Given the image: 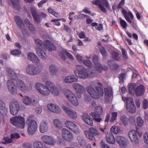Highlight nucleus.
<instances>
[{"mask_svg": "<svg viewBox=\"0 0 148 148\" xmlns=\"http://www.w3.org/2000/svg\"><path fill=\"white\" fill-rule=\"evenodd\" d=\"M42 49L38 48L37 49L36 53L39 57L42 60L46 59L47 56L45 52L42 50Z\"/></svg>", "mask_w": 148, "mask_h": 148, "instance_id": "2f4dec72", "label": "nucleus"}, {"mask_svg": "<svg viewBox=\"0 0 148 148\" xmlns=\"http://www.w3.org/2000/svg\"><path fill=\"white\" fill-rule=\"evenodd\" d=\"M95 112H91L90 115L93 117L94 120L97 122H100L102 120L100 117L103 112V108L100 106H97L95 108Z\"/></svg>", "mask_w": 148, "mask_h": 148, "instance_id": "423d86ee", "label": "nucleus"}, {"mask_svg": "<svg viewBox=\"0 0 148 148\" xmlns=\"http://www.w3.org/2000/svg\"><path fill=\"white\" fill-rule=\"evenodd\" d=\"M100 144L101 148H110L108 145L102 140L101 141Z\"/></svg>", "mask_w": 148, "mask_h": 148, "instance_id": "680f3d73", "label": "nucleus"}, {"mask_svg": "<svg viewBox=\"0 0 148 148\" xmlns=\"http://www.w3.org/2000/svg\"><path fill=\"white\" fill-rule=\"evenodd\" d=\"M25 23L27 27V28L31 33H34L35 30L33 25L27 19H26L25 20Z\"/></svg>", "mask_w": 148, "mask_h": 148, "instance_id": "7c9ffc66", "label": "nucleus"}, {"mask_svg": "<svg viewBox=\"0 0 148 148\" xmlns=\"http://www.w3.org/2000/svg\"><path fill=\"white\" fill-rule=\"evenodd\" d=\"M84 133L86 138L91 141L95 140V136L92 134V133L88 130H85L84 132Z\"/></svg>", "mask_w": 148, "mask_h": 148, "instance_id": "72a5a7b5", "label": "nucleus"}, {"mask_svg": "<svg viewBox=\"0 0 148 148\" xmlns=\"http://www.w3.org/2000/svg\"><path fill=\"white\" fill-rule=\"evenodd\" d=\"M82 117L84 121L86 124L91 127L93 126V123L92 119L88 114L87 113L84 114Z\"/></svg>", "mask_w": 148, "mask_h": 148, "instance_id": "4be33fe9", "label": "nucleus"}, {"mask_svg": "<svg viewBox=\"0 0 148 148\" xmlns=\"http://www.w3.org/2000/svg\"><path fill=\"white\" fill-rule=\"evenodd\" d=\"M16 86L18 89L24 92H27L30 90V88L22 81L19 80L17 81Z\"/></svg>", "mask_w": 148, "mask_h": 148, "instance_id": "ddd939ff", "label": "nucleus"}, {"mask_svg": "<svg viewBox=\"0 0 148 148\" xmlns=\"http://www.w3.org/2000/svg\"><path fill=\"white\" fill-rule=\"evenodd\" d=\"M106 140L108 143L111 144H114L116 139L112 132H107L106 136Z\"/></svg>", "mask_w": 148, "mask_h": 148, "instance_id": "cd10ccee", "label": "nucleus"}, {"mask_svg": "<svg viewBox=\"0 0 148 148\" xmlns=\"http://www.w3.org/2000/svg\"><path fill=\"white\" fill-rule=\"evenodd\" d=\"M41 139L42 141L46 144L50 145H53L56 142L52 137L47 135H44L41 137Z\"/></svg>", "mask_w": 148, "mask_h": 148, "instance_id": "a211bd4d", "label": "nucleus"}, {"mask_svg": "<svg viewBox=\"0 0 148 148\" xmlns=\"http://www.w3.org/2000/svg\"><path fill=\"white\" fill-rule=\"evenodd\" d=\"M95 88L99 93V95L102 96L103 95V91L102 88L98 86H96Z\"/></svg>", "mask_w": 148, "mask_h": 148, "instance_id": "bf43d9fd", "label": "nucleus"}, {"mask_svg": "<svg viewBox=\"0 0 148 148\" xmlns=\"http://www.w3.org/2000/svg\"><path fill=\"white\" fill-rule=\"evenodd\" d=\"M121 121L124 126H127L128 124V119L127 118L125 115H122L120 117Z\"/></svg>", "mask_w": 148, "mask_h": 148, "instance_id": "de8ad7c7", "label": "nucleus"}, {"mask_svg": "<svg viewBox=\"0 0 148 148\" xmlns=\"http://www.w3.org/2000/svg\"><path fill=\"white\" fill-rule=\"evenodd\" d=\"M32 14L35 21L37 23H39L41 21L40 16L37 14L36 11V9L34 7H32L30 8Z\"/></svg>", "mask_w": 148, "mask_h": 148, "instance_id": "aec40b11", "label": "nucleus"}, {"mask_svg": "<svg viewBox=\"0 0 148 148\" xmlns=\"http://www.w3.org/2000/svg\"><path fill=\"white\" fill-rule=\"evenodd\" d=\"M44 48L47 49L49 51H51L53 50H55L56 48L54 45L50 41L45 40L44 42Z\"/></svg>", "mask_w": 148, "mask_h": 148, "instance_id": "b1692460", "label": "nucleus"}, {"mask_svg": "<svg viewBox=\"0 0 148 148\" xmlns=\"http://www.w3.org/2000/svg\"><path fill=\"white\" fill-rule=\"evenodd\" d=\"M7 72L9 77L10 79L13 80H15L17 78V75L11 68H7Z\"/></svg>", "mask_w": 148, "mask_h": 148, "instance_id": "c756f323", "label": "nucleus"}, {"mask_svg": "<svg viewBox=\"0 0 148 148\" xmlns=\"http://www.w3.org/2000/svg\"><path fill=\"white\" fill-rule=\"evenodd\" d=\"M72 86L76 91L79 93H83L85 91V89L84 87L82 85L77 83H74L73 84Z\"/></svg>", "mask_w": 148, "mask_h": 148, "instance_id": "393cba45", "label": "nucleus"}, {"mask_svg": "<svg viewBox=\"0 0 148 148\" xmlns=\"http://www.w3.org/2000/svg\"><path fill=\"white\" fill-rule=\"evenodd\" d=\"M143 136L144 141L145 143L148 145V133H145Z\"/></svg>", "mask_w": 148, "mask_h": 148, "instance_id": "69168bd1", "label": "nucleus"}, {"mask_svg": "<svg viewBox=\"0 0 148 148\" xmlns=\"http://www.w3.org/2000/svg\"><path fill=\"white\" fill-rule=\"evenodd\" d=\"M64 94L67 99L74 106H77L79 105V102L75 96L71 91L68 89L63 90Z\"/></svg>", "mask_w": 148, "mask_h": 148, "instance_id": "39448f33", "label": "nucleus"}, {"mask_svg": "<svg viewBox=\"0 0 148 148\" xmlns=\"http://www.w3.org/2000/svg\"><path fill=\"white\" fill-rule=\"evenodd\" d=\"M92 61L94 63L97 62L99 60L98 56L96 54H94L92 56Z\"/></svg>", "mask_w": 148, "mask_h": 148, "instance_id": "338daca9", "label": "nucleus"}, {"mask_svg": "<svg viewBox=\"0 0 148 148\" xmlns=\"http://www.w3.org/2000/svg\"><path fill=\"white\" fill-rule=\"evenodd\" d=\"M62 108L65 110V112L69 118L73 120H75L77 118V114L75 111L65 106H63Z\"/></svg>", "mask_w": 148, "mask_h": 148, "instance_id": "4468645a", "label": "nucleus"}, {"mask_svg": "<svg viewBox=\"0 0 148 148\" xmlns=\"http://www.w3.org/2000/svg\"><path fill=\"white\" fill-rule=\"evenodd\" d=\"M13 7L16 9L18 10L20 8L19 0H10Z\"/></svg>", "mask_w": 148, "mask_h": 148, "instance_id": "c03bdc74", "label": "nucleus"}, {"mask_svg": "<svg viewBox=\"0 0 148 148\" xmlns=\"http://www.w3.org/2000/svg\"><path fill=\"white\" fill-rule=\"evenodd\" d=\"M66 127L74 133L78 134L79 133V129L77 125L73 122L69 121H66L64 123Z\"/></svg>", "mask_w": 148, "mask_h": 148, "instance_id": "f8f14e48", "label": "nucleus"}, {"mask_svg": "<svg viewBox=\"0 0 148 148\" xmlns=\"http://www.w3.org/2000/svg\"><path fill=\"white\" fill-rule=\"evenodd\" d=\"M35 42L37 46L39 47L38 48L40 49L44 48V43L42 44V42L39 39H36L35 40Z\"/></svg>", "mask_w": 148, "mask_h": 148, "instance_id": "09e8293b", "label": "nucleus"}, {"mask_svg": "<svg viewBox=\"0 0 148 148\" xmlns=\"http://www.w3.org/2000/svg\"><path fill=\"white\" fill-rule=\"evenodd\" d=\"M143 107L145 109H146L148 108V103L146 99H144L143 101Z\"/></svg>", "mask_w": 148, "mask_h": 148, "instance_id": "0e129e2a", "label": "nucleus"}, {"mask_svg": "<svg viewBox=\"0 0 148 148\" xmlns=\"http://www.w3.org/2000/svg\"><path fill=\"white\" fill-rule=\"evenodd\" d=\"M14 18L18 27L20 28L23 35L25 36H28V32L21 20L17 16H15Z\"/></svg>", "mask_w": 148, "mask_h": 148, "instance_id": "0eeeda50", "label": "nucleus"}, {"mask_svg": "<svg viewBox=\"0 0 148 148\" xmlns=\"http://www.w3.org/2000/svg\"><path fill=\"white\" fill-rule=\"evenodd\" d=\"M67 52V51L65 49H62L60 51L59 56L60 58L64 60H65L66 59L65 56H66Z\"/></svg>", "mask_w": 148, "mask_h": 148, "instance_id": "49530a36", "label": "nucleus"}, {"mask_svg": "<svg viewBox=\"0 0 148 148\" xmlns=\"http://www.w3.org/2000/svg\"><path fill=\"white\" fill-rule=\"evenodd\" d=\"M83 64L86 66L91 67L92 66V64L90 61L88 60H84L83 61Z\"/></svg>", "mask_w": 148, "mask_h": 148, "instance_id": "4d7b16f0", "label": "nucleus"}, {"mask_svg": "<svg viewBox=\"0 0 148 148\" xmlns=\"http://www.w3.org/2000/svg\"><path fill=\"white\" fill-rule=\"evenodd\" d=\"M111 131L115 134H117L120 132L121 130L117 126H113L110 128Z\"/></svg>", "mask_w": 148, "mask_h": 148, "instance_id": "8fccbe9b", "label": "nucleus"}, {"mask_svg": "<svg viewBox=\"0 0 148 148\" xmlns=\"http://www.w3.org/2000/svg\"><path fill=\"white\" fill-rule=\"evenodd\" d=\"M93 3V4L98 5L101 11L103 12H106V9L102 5L101 2L99 0H95Z\"/></svg>", "mask_w": 148, "mask_h": 148, "instance_id": "f704fd0d", "label": "nucleus"}, {"mask_svg": "<svg viewBox=\"0 0 148 148\" xmlns=\"http://www.w3.org/2000/svg\"><path fill=\"white\" fill-rule=\"evenodd\" d=\"M36 88L41 95L46 96L49 95L51 92L53 94L57 96L60 94L58 90L56 85L49 81H47L45 85L40 83L35 84Z\"/></svg>", "mask_w": 148, "mask_h": 148, "instance_id": "f257e3e1", "label": "nucleus"}, {"mask_svg": "<svg viewBox=\"0 0 148 148\" xmlns=\"http://www.w3.org/2000/svg\"><path fill=\"white\" fill-rule=\"evenodd\" d=\"M87 92L93 98L98 99L99 98V95L94 88L91 86H88L86 88Z\"/></svg>", "mask_w": 148, "mask_h": 148, "instance_id": "f3484780", "label": "nucleus"}, {"mask_svg": "<svg viewBox=\"0 0 148 148\" xmlns=\"http://www.w3.org/2000/svg\"><path fill=\"white\" fill-rule=\"evenodd\" d=\"M53 123L55 127L58 129H60L62 127V123L59 119H55L54 120Z\"/></svg>", "mask_w": 148, "mask_h": 148, "instance_id": "79ce46f5", "label": "nucleus"}, {"mask_svg": "<svg viewBox=\"0 0 148 148\" xmlns=\"http://www.w3.org/2000/svg\"><path fill=\"white\" fill-rule=\"evenodd\" d=\"M99 49L103 57H106L107 56V53L105 48L103 47H101Z\"/></svg>", "mask_w": 148, "mask_h": 148, "instance_id": "5fc2aeb1", "label": "nucleus"}, {"mask_svg": "<svg viewBox=\"0 0 148 148\" xmlns=\"http://www.w3.org/2000/svg\"><path fill=\"white\" fill-rule=\"evenodd\" d=\"M89 130L92 133V134L97 137L101 136V134L95 128L90 127L89 129Z\"/></svg>", "mask_w": 148, "mask_h": 148, "instance_id": "58836bf2", "label": "nucleus"}, {"mask_svg": "<svg viewBox=\"0 0 148 148\" xmlns=\"http://www.w3.org/2000/svg\"><path fill=\"white\" fill-rule=\"evenodd\" d=\"M127 111L131 113H134L136 112V108L134 103H132L131 104H127L126 106Z\"/></svg>", "mask_w": 148, "mask_h": 148, "instance_id": "e433bc0d", "label": "nucleus"}, {"mask_svg": "<svg viewBox=\"0 0 148 148\" xmlns=\"http://www.w3.org/2000/svg\"><path fill=\"white\" fill-rule=\"evenodd\" d=\"M116 141L119 145L127 142L125 138L121 136H116Z\"/></svg>", "mask_w": 148, "mask_h": 148, "instance_id": "a19ab883", "label": "nucleus"}, {"mask_svg": "<svg viewBox=\"0 0 148 148\" xmlns=\"http://www.w3.org/2000/svg\"><path fill=\"white\" fill-rule=\"evenodd\" d=\"M128 136L131 142L134 145L137 144L138 142V138L136 132L134 130L129 131Z\"/></svg>", "mask_w": 148, "mask_h": 148, "instance_id": "2eb2a0df", "label": "nucleus"}, {"mask_svg": "<svg viewBox=\"0 0 148 148\" xmlns=\"http://www.w3.org/2000/svg\"><path fill=\"white\" fill-rule=\"evenodd\" d=\"M11 123L13 125L21 129L24 128L25 126V119L20 115L11 118L10 119Z\"/></svg>", "mask_w": 148, "mask_h": 148, "instance_id": "20e7f679", "label": "nucleus"}, {"mask_svg": "<svg viewBox=\"0 0 148 148\" xmlns=\"http://www.w3.org/2000/svg\"><path fill=\"white\" fill-rule=\"evenodd\" d=\"M103 4L108 10L110 9V5L107 0H101Z\"/></svg>", "mask_w": 148, "mask_h": 148, "instance_id": "13d9d810", "label": "nucleus"}, {"mask_svg": "<svg viewBox=\"0 0 148 148\" xmlns=\"http://www.w3.org/2000/svg\"><path fill=\"white\" fill-rule=\"evenodd\" d=\"M49 69L50 73L52 75H55L57 73L58 69L55 65H50L49 66Z\"/></svg>", "mask_w": 148, "mask_h": 148, "instance_id": "c9c22d12", "label": "nucleus"}, {"mask_svg": "<svg viewBox=\"0 0 148 148\" xmlns=\"http://www.w3.org/2000/svg\"><path fill=\"white\" fill-rule=\"evenodd\" d=\"M42 68V66L41 65L29 64L26 67V72L27 74L30 75H36L41 73Z\"/></svg>", "mask_w": 148, "mask_h": 148, "instance_id": "7ed1b4c3", "label": "nucleus"}, {"mask_svg": "<svg viewBox=\"0 0 148 148\" xmlns=\"http://www.w3.org/2000/svg\"><path fill=\"white\" fill-rule=\"evenodd\" d=\"M78 78L75 75L72 74L66 77L64 81L66 83H68L76 82Z\"/></svg>", "mask_w": 148, "mask_h": 148, "instance_id": "bb28decb", "label": "nucleus"}, {"mask_svg": "<svg viewBox=\"0 0 148 148\" xmlns=\"http://www.w3.org/2000/svg\"><path fill=\"white\" fill-rule=\"evenodd\" d=\"M122 99L124 102L126 101V106L128 104H131L132 103H134L133 101V99L132 97H126L123 96L122 97Z\"/></svg>", "mask_w": 148, "mask_h": 148, "instance_id": "a18cd8bd", "label": "nucleus"}, {"mask_svg": "<svg viewBox=\"0 0 148 148\" xmlns=\"http://www.w3.org/2000/svg\"><path fill=\"white\" fill-rule=\"evenodd\" d=\"M47 107L50 111L57 114H60L61 111L59 107L53 103H49L47 105Z\"/></svg>", "mask_w": 148, "mask_h": 148, "instance_id": "6ab92c4d", "label": "nucleus"}, {"mask_svg": "<svg viewBox=\"0 0 148 148\" xmlns=\"http://www.w3.org/2000/svg\"><path fill=\"white\" fill-rule=\"evenodd\" d=\"M48 126L47 122L45 121H42L40 124L39 129L41 133H44L48 130Z\"/></svg>", "mask_w": 148, "mask_h": 148, "instance_id": "a878e982", "label": "nucleus"}, {"mask_svg": "<svg viewBox=\"0 0 148 148\" xmlns=\"http://www.w3.org/2000/svg\"><path fill=\"white\" fill-rule=\"evenodd\" d=\"M61 135L63 138L68 142H71L74 138L73 134L66 128L62 129Z\"/></svg>", "mask_w": 148, "mask_h": 148, "instance_id": "1a4fd4ad", "label": "nucleus"}, {"mask_svg": "<svg viewBox=\"0 0 148 148\" xmlns=\"http://www.w3.org/2000/svg\"><path fill=\"white\" fill-rule=\"evenodd\" d=\"M11 53L14 55H18L21 53V51L19 49H15L11 51Z\"/></svg>", "mask_w": 148, "mask_h": 148, "instance_id": "052dcab7", "label": "nucleus"}, {"mask_svg": "<svg viewBox=\"0 0 148 148\" xmlns=\"http://www.w3.org/2000/svg\"><path fill=\"white\" fill-rule=\"evenodd\" d=\"M119 19L120 20V23L121 26L123 28H126L127 26V24L126 21L122 19L121 18H120Z\"/></svg>", "mask_w": 148, "mask_h": 148, "instance_id": "e2e57ef3", "label": "nucleus"}, {"mask_svg": "<svg viewBox=\"0 0 148 148\" xmlns=\"http://www.w3.org/2000/svg\"><path fill=\"white\" fill-rule=\"evenodd\" d=\"M29 60L34 63L37 64L40 63V60L38 57L34 53H29L28 56Z\"/></svg>", "mask_w": 148, "mask_h": 148, "instance_id": "c85d7f7f", "label": "nucleus"}, {"mask_svg": "<svg viewBox=\"0 0 148 148\" xmlns=\"http://www.w3.org/2000/svg\"><path fill=\"white\" fill-rule=\"evenodd\" d=\"M33 145L34 148H47L41 141H35L33 143Z\"/></svg>", "mask_w": 148, "mask_h": 148, "instance_id": "ea45409f", "label": "nucleus"}, {"mask_svg": "<svg viewBox=\"0 0 148 148\" xmlns=\"http://www.w3.org/2000/svg\"><path fill=\"white\" fill-rule=\"evenodd\" d=\"M117 113L116 112H113L112 113L111 118L110 120V122H113L116 119L117 116Z\"/></svg>", "mask_w": 148, "mask_h": 148, "instance_id": "6e6d98bb", "label": "nucleus"}, {"mask_svg": "<svg viewBox=\"0 0 148 148\" xmlns=\"http://www.w3.org/2000/svg\"><path fill=\"white\" fill-rule=\"evenodd\" d=\"M32 99L27 96H25L23 99V103L27 106H29L31 104Z\"/></svg>", "mask_w": 148, "mask_h": 148, "instance_id": "37998d69", "label": "nucleus"}, {"mask_svg": "<svg viewBox=\"0 0 148 148\" xmlns=\"http://www.w3.org/2000/svg\"><path fill=\"white\" fill-rule=\"evenodd\" d=\"M105 95L110 97L112 95V89L111 88H105L104 89Z\"/></svg>", "mask_w": 148, "mask_h": 148, "instance_id": "864d4df0", "label": "nucleus"}, {"mask_svg": "<svg viewBox=\"0 0 148 148\" xmlns=\"http://www.w3.org/2000/svg\"><path fill=\"white\" fill-rule=\"evenodd\" d=\"M8 89L9 92L12 95H15L17 93V89L13 81L8 80L7 82Z\"/></svg>", "mask_w": 148, "mask_h": 148, "instance_id": "dca6fc26", "label": "nucleus"}, {"mask_svg": "<svg viewBox=\"0 0 148 148\" xmlns=\"http://www.w3.org/2000/svg\"><path fill=\"white\" fill-rule=\"evenodd\" d=\"M23 145V147L25 148H32V145L29 143H24Z\"/></svg>", "mask_w": 148, "mask_h": 148, "instance_id": "774afa93", "label": "nucleus"}, {"mask_svg": "<svg viewBox=\"0 0 148 148\" xmlns=\"http://www.w3.org/2000/svg\"><path fill=\"white\" fill-rule=\"evenodd\" d=\"M8 108L6 106L5 103L0 100V113L3 116L6 115L8 112Z\"/></svg>", "mask_w": 148, "mask_h": 148, "instance_id": "412c9836", "label": "nucleus"}, {"mask_svg": "<svg viewBox=\"0 0 148 148\" xmlns=\"http://www.w3.org/2000/svg\"><path fill=\"white\" fill-rule=\"evenodd\" d=\"M112 58L118 61L120 59V57L119 54L115 52H113L112 53Z\"/></svg>", "mask_w": 148, "mask_h": 148, "instance_id": "603ef678", "label": "nucleus"}, {"mask_svg": "<svg viewBox=\"0 0 148 148\" xmlns=\"http://www.w3.org/2000/svg\"><path fill=\"white\" fill-rule=\"evenodd\" d=\"M19 108L18 103L17 101L15 100L11 102L10 105V113L13 115H16L18 112Z\"/></svg>", "mask_w": 148, "mask_h": 148, "instance_id": "9d476101", "label": "nucleus"}, {"mask_svg": "<svg viewBox=\"0 0 148 148\" xmlns=\"http://www.w3.org/2000/svg\"><path fill=\"white\" fill-rule=\"evenodd\" d=\"M77 140L78 144L81 146H84L86 144V141L83 136L79 135L77 136Z\"/></svg>", "mask_w": 148, "mask_h": 148, "instance_id": "473e14b6", "label": "nucleus"}, {"mask_svg": "<svg viewBox=\"0 0 148 148\" xmlns=\"http://www.w3.org/2000/svg\"><path fill=\"white\" fill-rule=\"evenodd\" d=\"M135 90L137 96L142 95L145 90L144 86L142 85H140L136 88Z\"/></svg>", "mask_w": 148, "mask_h": 148, "instance_id": "4c0bfd02", "label": "nucleus"}, {"mask_svg": "<svg viewBox=\"0 0 148 148\" xmlns=\"http://www.w3.org/2000/svg\"><path fill=\"white\" fill-rule=\"evenodd\" d=\"M122 6L119 3L117 6V8L118 9L121 8V12L127 22L130 23H131L132 21L130 19L129 16L131 19H133L134 18L133 15L130 12H127L125 9L122 7Z\"/></svg>", "mask_w": 148, "mask_h": 148, "instance_id": "9b49d317", "label": "nucleus"}, {"mask_svg": "<svg viewBox=\"0 0 148 148\" xmlns=\"http://www.w3.org/2000/svg\"><path fill=\"white\" fill-rule=\"evenodd\" d=\"M137 125L140 127H142L144 124V122L142 118L139 116L137 117Z\"/></svg>", "mask_w": 148, "mask_h": 148, "instance_id": "3c124183", "label": "nucleus"}, {"mask_svg": "<svg viewBox=\"0 0 148 148\" xmlns=\"http://www.w3.org/2000/svg\"><path fill=\"white\" fill-rule=\"evenodd\" d=\"M37 129V125L36 122L32 120L28 124L27 132L30 135H34L36 132Z\"/></svg>", "mask_w": 148, "mask_h": 148, "instance_id": "6e6552de", "label": "nucleus"}, {"mask_svg": "<svg viewBox=\"0 0 148 148\" xmlns=\"http://www.w3.org/2000/svg\"><path fill=\"white\" fill-rule=\"evenodd\" d=\"M76 69L78 72V76L80 78L85 79L90 77L95 76V71L91 68L86 69L81 65H77Z\"/></svg>", "mask_w": 148, "mask_h": 148, "instance_id": "f03ea898", "label": "nucleus"}, {"mask_svg": "<svg viewBox=\"0 0 148 148\" xmlns=\"http://www.w3.org/2000/svg\"><path fill=\"white\" fill-rule=\"evenodd\" d=\"M82 117L84 121L86 124L91 127L93 126V123L92 119L88 114L87 113L84 114Z\"/></svg>", "mask_w": 148, "mask_h": 148, "instance_id": "5701e85b", "label": "nucleus"}]
</instances>
